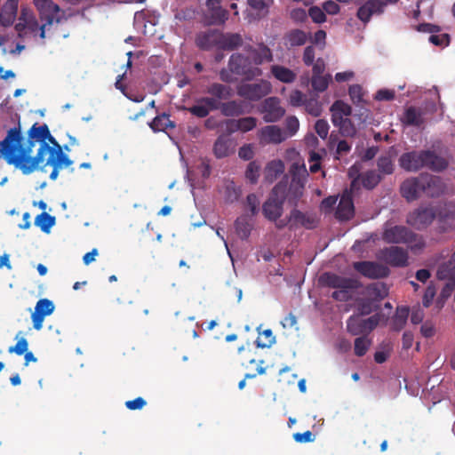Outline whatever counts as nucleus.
Returning a JSON list of instances; mask_svg holds the SVG:
<instances>
[{"mask_svg": "<svg viewBox=\"0 0 455 455\" xmlns=\"http://www.w3.org/2000/svg\"><path fill=\"white\" fill-rule=\"evenodd\" d=\"M28 140L26 146H22L24 140L21 134L20 124L11 128L6 137L0 142V157H3L8 164L14 165L23 174L32 173L44 162V156L49 154L45 164L52 167L50 173L52 180H57L60 172L63 168L70 167L73 161L63 153L60 145L51 135L47 124L38 125L34 124L28 132Z\"/></svg>", "mask_w": 455, "mask_h": 455, "instance_id": "1", "label": "nucleus"}, {"mask_svg": "<svg viewBox=\"0 0 455 455\" xmlns=\"http://www.w3.org/2000/svg\"><path fill=\"white\" fill-rule=\"evenodd\" d=\"M320 281L323 285L336 289L331 293V298L341 302L350 300L352 291L362 287V283L355 278L344 277L330 272L323 274Z\"/></svg>", "mask_w": 455, "mask_h": 455, "instance_id": "2", "label": "nucleus"}, {"mask_svg": "<svg viewBox=\"0 0 455 455\" xmlns=\"http://www.w3.org/2000/svg\"><path fill=\"white\" fill-rule=\"evenodd\" d=\"M363 297L355 299L356 310L360 315H368L379 309V303L388 295V289L383 283L367 285L361 293Z\"/></svg>", "mask_w": 455, "mask_h": 455, "instance_id": "3", "label": "nucleus"}, {"mask_svg": "<svg viewBox=\"0 0 455 455\" xmlns=\"http://www.w3.org/2000/svg\"><path fill=\"white\" fill-rule=\"evenodd\" d=\"M382 240L387 243H403L411 245V250H421L425 242L409 228L402 225L385 224Z\"/></svg>", "mask_w": 455, "mask_h": 455, "instance_id": "4", "label": "nucleus"}, {"mask_svg": "<svg viewBox=\"0 0 455 455\" xmlns=\"http://www.w3.org/2000/svg\"><path fill=\"white\" fill-rule=\"evenodd\" d=\"M286 196V183L279 181L262 204V214L269 221H276L283 215Z\"/></svg>", "mask_w": 455, "mask_h": 455, "instance_id": "5", "label": "nucleus"}, {"mask_svg": "<svg viewBox=\"0 0 455 455\" xmlns=\"http://www.w3.org/2000/svg\"><path fill=\"white\" fill-rule=\"evenodd\" d=\"M34 4L39 12L41 21L44 23L40 28V37L45 38V31L53 22H61L62 18L60 16V8L52 0H34Z\"/></svg>", "mask_w": 455, "mask_h": 455, "instance_id": "6", "label": "nucleus"}, {"mask_svg": "<svg viewBox=\"0 0 455 455\" xmlns=\"http://www.w3.org/2000/svg\"><path fill=\"white\" fill-rule=\"evenodd\" d=\"M251 63L249 57L236 53L229 58L228 68L234 74L243 76L246 81H251L262 75V70Z\"/></svg>", "mask_w": 455, "mask_h": 455, "instance_id": "7", "label": "nucleus"}, {"mask_svg": "<svg viewBox=\"0 0 455 455\" xmlns=\"http://www.w3.org/2000/svg\"><path fill=\"white\" fill-rule=\"evenodd\" d=\"M271 89V84L261 79L255 83H240L236 86V93L239 97L249 101H259L270 93Z\"/></svg>", "mask_w": 455, "mask_h": 455, "instance_id": "8", "label": "nucleus"}, {"mask_svg": "<svg viewBox=\"0 0 455 455\" xmlns=\"http://www.w3.org/2000/svg\"><path fill=\"white\" fill-rule=\"evenodd\" d=\"M436 219V210L428 206H419L407 216L406 222L417 230L426 229Z\"/></svg>", "mask_w": 455, "mask_h": 455, "instance_id": "9", "label": "nucleus"}, {"mask_svg": "<svg viewBox=\"0 0 455 455\" xmlns=\"http://www.w3.org/2000/svg\"><path fill=\"white\" fill-rule=\"evenodd\" d=\"M379 315H373L366 319H362L360 315H351L347 321V329L352 335H363L370 333L379 323Z\"/></svg>", "mask_w": 455, "mask_h": 455, "instance_id": "10", "label": "nucleus"}, {"mask_svg": "<svg viewBox=\"0 0 455 455\" xmlns=\"http://www.w3.org/2000/svg\"><path fill=\"white\" fill-rule=\"evenodd\" d=\"M353 267L362 275L370 279H380L389 275L387 267L375 261H356L354 262Z\"/></svg>", "mask_w": 455, "mask_h": 455, "instance_id": "11", "label": "nucleus"}, {"mask_svg": "<svg viewBox=\"0 0 455 455\" xmlns=\"http://www.w3.org/2000/svg\"><path fill=\"white\" fill-rule=\"evenodd\" d=\"M260 112L265 122L275 123L284 116L285 110L281 107L278 98L269 97L262 102Z\"/></svg>", "mask_w": 455, "mask_h": 455, "instance_id": "12", "label": "nucleus"}, {"mask_svg": "<svg viewBox=\"0 0 455 455\" xmlns=\"http://www.w3.org/2000/svg\"><path fill=\"white\" fill-rule=\"evenodd\" d=\"M380 258L392 267H405L408 265V252L402 247L390 246L381 250Z\"/></svg>", "mask_w": 455, "mask_h": 455, "instance_id": "13", "label": "nucleus"}, {"mask_svg": "<svg viewBox=\"0 0 455 455\" xmlns=\"http://www.w3.org/2000/svg\"><path fill=\"white\" fill-rule=\"evenodd\" d=\"M387 2L383 0H367L356 12L357 18L364 24L368 23L373 15H380L385 12Z\"/></svg>", "mask_w": 455, "mask_h": 455, "instance_id": "14", "label": "nucleus"}, {"mask_svg": "<svg viewBox=\"0 0 455 455\" xmlns=\"http://www.w3.org/2000/svg\"><path fill=\"white\" fill-rule=\"evenodd\" d=\"M422 173L417 177L406 179L400 187V193L408 202L417 200L422 195Z\"/></svg>", "mask_w": 455, "mask_h": 455, "instance_id": "15", "label": "nucleus"}, {"mask_svg": "<svg viewBox=\"0 0 455 455\" xmlns=\"http://www.w3.org/2000/svg\"><path fill=\"white\" fill-rule=\"evenodd\" d=\"M54 304L48 299H40L35 307V311L31 315L33 327L40 331L43 327L44 317L50 315L54 311Z\"/></svg>", "mask_w": 455, "mask_h": 455, "instance_id": "16", "label": "nucleus"}, {"mask_svg": "<svg viewBox=\"0 0 455 455\" xmlns=\"http://www.w3.org/2000/svg\"><path fill=\"white\" fill-rule=\"evenodd\" d=\"M355 215L353 194L351 190H345L341 195L335 216L339 220H349Z\"/></svg>", "mask_w": 455, "mask_h": 455, "instance_id": "17", "label": "nucleus"}, {"mask_svg": "<svg viewBox=\"0 0 455 455\" xmlns=\"http://www.w3.org/2000/svg\"><path fill=\"white\" fill-rule=\"evenodd\" d=\"M205 4L208 11L206 15L208 24H224L228 18V12L221 7L220 0H207Z\"/></svg>", "mask_w": 455, "mask_h": 455, "instance_id": "18", "label": "nucleus"}, {"mask_svg": "<svg viewBox=\"0 0 455 455\" xmlns=\"http://www.w3.org/2000/svg\"><path fill=\"white\" fill-rule=\"evenodd\" d=\"M422 194L428 197H438L443 193V184L442 180L428 173H422Z\"/></svg>", "mask_w": 455, "mask_h": 455, "instance_id": "19", "label": "nucleus"}, {"mask_svg": "<svg viewBox=\"0 0 455 455\" xmlns=\"http://www.w3.org/2000/svg\"><path fill=\"white\" fill-rule=\"evenodd\" d=\"M221 33L217 29H207L196 35V44L204 51H208L214 46H220Z\"/></svg>", "mask_w": 455, "mask_h": 455, "instance_id": "20", "label": "nucleus"}, {"mask_svg": "<svg viewBox=\"0 0 455 455\" xmlns=\"http://www.w3.org/2000/svg\"><path fill=\"white\" fill-rule=\"evenodd\" d=\"M187 110L196 117L204 118L211 111L218 110L217 99L202 97L196 100V103L188 108Z\"/></svg>", "mask_w": 455, "mask_h": 455, "instance_id": "21", "label": "nucleus"}, {"mask_svg": "<svg viewBox=\"0 0 455 455\" xmlns=\"http://www.w3.org/2000/svg\"><path fill=\"white\" fill-rule=\"evenodd\" d=\"M422 150L403 153L399 158V165L406 172H418L423 168Z\"/></svg>", "mask_w": 455, "mask_h": 455, "instance_id": "22", "label": "nucleus"}, {"mask_svg": "<svg viewBox=\"0 0 455 455\" xmlns=\"http://www.w3.org/2000/svg\"><path fill=\"white\" fill-rule=\"evenodd\" d=\"M259 137L266 144H280L287 138L285 132L277 125H267L259 130Z\"/></svg>", "mask_w": 455, "mask_h": 455, "instance_id": "23", "label": "nucleus"}, {"mask_svg": "<svg viewBox=\"0 0 455 455\" xmlns=\"http://www.w3.org/2000/svg\"><path fill=\"white\" fill-rule=\"evenodd\" d=\"M291 230L298 227H304L307 229L315 228L317 220L313 214L303 212L298 209H293L290 212Z\"/></svg>", "mask_w": 455, "mask_h": 455, "instance_id": "24", "label": "nucleus"}, {"mask_svg": "<svg viewBox=\"0 0 455 455\" xmlns=\"http://www.w3.org/2000/svg\"><path fill=\"white\" fill-rule=\"evenodd\" d=\"M247 52L250 53L249 58L256 67L264 62L273 61L272 51L263 43L259 44L257 48L249 46Z\"/></svg>", "mask_w": 455, "mask_h": 455, "instance_id": "25", "label": "nucleus"}, {"mask_svg": "<svg viewBox=\"0 0 455 455\" xmlns=\"http://www.w3.org/2000/svg\"><path fill=\"white\" fill-rule=\"evenodd\" d=\"M436 275L439 280H447L449 288H455V252L448 261L438 267Z\"/></svg>", "mask_w": 455, "mask_h": 455, "instance_id": "26", "label": "nucleus"}, {"mask_svg": "<svg viewBox=\"0 0 455 455\" xmlns=\"http://www.w3.org/2000/svg\"><path fill=\"white\" fill-rule=\"evenodd\" d=\"M423 168L440 172L446 169L447 161L432 150H422Z\"/></svg>", "mask_w": 455, "mask_h": 455, "instance_id": "27", "label": "nucleus"}, {"mask_svg": "<svg viewBox=\"0 0 455 455\" xmlns=\"http://www.w3.org/2000/svg\"><path fill=\"white\" fill-rule=\"evenodd\" d=\"M438 228L441 232L455 228V210L449 207H443L436 211Z\"/></svg>", "mask_w": 455, "mask_h": 455, "instance_id": "28", "label": "nucleus"}, {"mask_svg": "<svg viewBox=\"0 0 455 455\" xmlns=\"http://www.w3.org/2000/svg\"><path fill=\"white\" fill-rule=\"evenodd\" d=\"M19 0H7L0 12V24L3 27L11 26L17 15Z\"/></svg>", "mask_w": 455, "mask_h": 455, "instance_id": "29", "label": "nucleus"}, {"mask_svg": "<svg viewBox=\"0 0 455 455\" xmlns=\"http://www.w3.org/2000/svg\"><path fill=\"white\" fill-rule=\"evenodd\" d=\"M218 110H220L224 116H239L244 114L243 103L241 100H232L226 102L217 100Z\"/></svg>", "mask_w": 455, "mask_h": 455, "instance_id": "30", "label": "nucleus"}, {"mask_svg": "<svg viewBox=\"0 0 455 455\" xmlns=\"http://www.w3.org/2000/svg\"><path fill=\"white\" fill-rule=\"evenodd\" d=\"M232 140L228 135H220L213 144V154L220 159L228 156L232 153Z\"/></svg>", "mask_w": 455, "mask_h": 455, "instance_id": "31", "label": "nucleus"}, {"mask_svg": "<svg viewBox=\"0 0 455 455\" xmlns=\"http://www.w3.org/2000/svg\"><path fill=\"white\" fill-rule=\"evenodd\" d=\"M207 93H209L213 99H217L218 101L227 100L233 95V90L230 86L213 83L207 87Z\"/></svg>", "mask_w": 455, "mask_h": 455, "instance_id": "32", "label": "nucleus"}, {"mask_svg": "<svg viewBox=\"0 0 455 455\" xmlns=\"http://www.w3.org/2000/svg\"><path fill=\"white\" fill-rule=\"evenodd\" d=\"M271 74L275 79L285 84L293 83L297 77L294 71L281 65H273L271 67Z\"/></svg>", "mask_w": 455, "mask_h": 455, "instance_id": "33", "label": "nucleus"}, {"mask_svg": "<svg viewBox=\"0 0 455 455\" xmlns=\"http://www.w3.org/2000/svg\"><path fill=\"white\" fill-rule=\"evenodd\" d=\"M149 127L155 132H164L175 128V123L170 119L166 113L156 116L150 123Z\"/></svg>", "mask_w": 455, "mask_h": 455, "instance_id": "34", "label": "nucleus"}, {"mask_svg": "<svg viewBox=\"0 0 455 455\" xmlns=\"http://www.w3.org/2000/svg\"><path fill=\"white\" fill-rule=\"evenodd\" d=\"M235 228L237 235L243 239H247L252 229V223L248 218L247 214L238 217L235 221Z\"/></svg>", "mask_w": 455, "mask_h": 455, "instance_id": "35", "label": "nucleus"}, {"mask_svg": "<svg viewBox=\"0 0 455 455\" xmlns=\"http://www.w3.org/2000/svg\"><path fill=\"white\" fill-rule=\"evenodd\" d=\"M284 171V164L281 160L270 161L265 168V180L272 183L275 181Z\"/></svg>", "mask_w": 455, "mask_h": 455, "instance_id": "36", "label": "nucleus"}, {"mask_svg": "<svg viewBox=\"0 0 455 455\" xmlns=\"http://www.w3.org/2000/svg\"><path fill=\"white\" fill-rule=\"evenodd\" d=\"M331 122L336 123V120H339L344 117H347L352 113L351 107L342 100H336L331 107Z\"/></svg>", "mask_w": 455, "mask_h": 455, "instance_id": "37", "label": "nucleus"}, {"mask_svg": "<svg viewBox=\"0 0 455 455\" xmlns=\"http://www.w3.org/2000/svg\"><path fill=\"white\" fill-rule=\"evenodd\" d=\"M402 122L405 125L420 126L423 124L422 113L415 107L406 108Z\"/></svg>", "mask_w": 455, "mask_h": 455, "instance_id": "38", "label": "nucleus"}, {"mask_svg": "<svg viewBox=\"0 0 455 455\" xmlns=\"http://www.w3.org/2000/svg\"><path fill=\"white\" fill-rule=\"evenodd\" d=\"M287 184V180H283ZM305 185L291 183L289 188H286V196L289 204L297 207L298 203L304 193Z\"/></svg>", "mask_w": 455, "mask_h": 455, "instance_id": "39", "label": "nucleus"}, {"mask_svg": "<svg viewBox=\"0 0 455 455\" xmlns=\"http://www.w3.org/2000/svg\"><path fill=\"white\" fill-rule=\"evenodd\" d=\"M290 173L291 183L305 185L308 173L304 164L293 163L290 168Z\"/></svg>", "mask_w": 455, "mask_h": 455, "instance_id": "40", "label": "nucleus"}, {"mask_svg": "<svg viewBox=\"0 0 455 455\" xmlns=\"http://www.w3.org/2000/svg\"><path fill=\"white\" fill-rule=\"evenodd\" d=\"M409 316V308L398 307L391 323V329L395 331H401L406 324Z\"/></svg>", "mask_w": 455, "mask_h": 455, "instance_id": "41", "label": "nucleus"}, {"mask_svg": "<svg viewBox=\"0 0 455 455\" xmlns=\"http://www.w3.org/2000/svg\"><path fill=\"white\" fill-rule=\"evenodd\" d=\"M243 38L239 34H228L222 35L220 42V46L226 50H235L242 45Z\"/></svg>", "mask_w": 455, "mask_h": 455, "instance_id": "42", "label": "nucleus"}, {"mask_svg": "<svg viewBox=\"0 0 455 455\" xmlns=\"http://www.w3.org/2000/svg\"><path fill=\"white\" fill-rule=\"evenodd\" d=\"M332 124L339 128L340 134L344 137H354L356 134V128L348 117L336 120V123Z\"/></svg>", "mask_w": 455, "mask_h": 455, "instance_id": "43", "label": "nucleus"}, {"mask_svg": "<svg viewBox=\"0 0 455 455\" xmlns=\"http://www.w3.org/2000/svg\"><path fill=\"white\" fill-rule=\"evenodd\" d=\"M360 177L363 186L367 189H373L382 180V176L375 170L367 171Z\"/></svg>", "mask_w": 455, "mask_h": 455, "instance_id": "44", "label": "nucleus"}, {"mask_svg": "<svg viewBox=\"0 0 455 455\" xmlns=\"http://www.w3.org/2000/svg\"><path fill=\"white\" fill-rule=\"evenodd\" d=\"M55 217L45 212L40 213L35 219V225L46 234L50 232L51 228L55 225Z\"/></svg>", "mask_w": 455, "mask_h": 455, "instance_id": "45", "label": "nucleus"}, {"mask_svg": "<svg viewBox=\"0 0 455 455\" xmlns=\"http://www.w3.org/2000/svg\"><path fill=\"white\" fill-rule=\"evenodd\" d=\"M377 167L379 174L390 175L395 171V164L390 156H380L377 161Z\"/></svg>", "mask_w": 455, "mask_h": 455, "instance_id": "46", "label": "nucleus"}, {"mask_svg": "<svg viewBox=\"0 0 455 455\" xmlns=\"http://www.w3.org/2000/svg\"><path fill=\"white\" fill-rule=\"evenodd\" d=\"M260 201L258 196L254 193L247 195L244 202V209L251 217L258 215L260 210Z\"/></svg>", "mask_w": 455, "mask_h": 455, "instance_id": "47", "label": "nucleus"}, {"mask_svg": "<svg viewBox=\"0 0 455 455\" xmlns=\"http://www.w3.org/2000/svg\"><path fill=\"white\" fill-rule=\"evenodd\" d=\"M287 40L291 46H301L307 40V34L300 29H292L287 35Z\"/></svg>", "mask_w": 455, "mask_h": 455, "instance_id": "48", "label": "nucleus"}, {"mask_svg": "<svg viewBox=\"0 0 455 455\" xmlns=\"http://www.w3.org/2000/svg\"><path fill=\"white\" fill-rule=\"evenodd\" d=\"M371 345V340L366 336H361L355 339L354 353L357 356H363L369 350Z\"/></svg>", "mask_w": 455, "mask_h": 455, "instance_id": "49", "label": "nucleus"}, {"mask_svg": "<svg viewBox=\"0 0 455 455\" xmlns=\"http://www.w3.org/2000/svg\"><path fill=\"white\" fill-rule=\"evenodd\" d=\"M249 6L257 12L258 16H265L268 12L273 0H247Z\"/></svg>", "mask_w": 455, "mask_h": 455, "instance_id": "50", "label": "nucleus"}, {"mask_svg": "<svg viewBox=\"0 0 455 455\" xmlns=\"http://www.w3.org/2000/svg\"><path fill=\"white\" fill-rule=\"evenodd\" d=\"M331 80V75L325 76H312L311 84L314 91L318 92H324Z\"/></svg>", "mask_w": 455, "mask_h": 455, "instance_id": "51", "label": "nucleus"}, {"mask_svg": "<svg viewBox=\"0 0 455 455\" xmlns=\"http://www.w3.org/2000/svg\"><path fill=\"white\" fill-rule=\"evenodd\" d=\"M259 171L260 165L259 164H257L255 161L250 162L245 172L246 179L251 184H256L259 177Z\"/></svg>", "mask_w": 455, "mask_h": 455, "instance_id": "52", "label": "nucleus"}, {"mask_svg": "<svg viewBox=\"0 0 455 455\" xmlns=\"http://www.w3.org/2000/svg\"><path fill=\"white\" fill-rule=\"evenodd\" d=\"M236 124L242 132H247L257 126V119L253 116H246L236 119Z\"/></svg>", "mask_w": 455, "mask_h": 455, "instance_id": "53", "label": "nucleus"}, {"mask_svg": "<svg viewBox=\"0 0 455 455\" xmlns=\"http://www.w3.org/2000/svg\"><path fill=\"white\" fill-rule=\"evenodd\" d=\"M306 111L313 116H319L322 113V104L316 99H309L306 100L305 104Z\"/></svg>", "mask_w": 455, "mask_h": 455, "instance_id": "54", "label": "nucleus"}, {"mask_svg": "<svg viewBox=\"0 0 455 455\" xmlns=\"http://www.w3.org/2000/svg\"><path fill=\"white\" fill-rule=\"evenodd\" d=\"M288 100L292 107H300L304 106L307 96L302 92L294 90L291 92Z\"/></svg>", "mask_w": 455, "mask_h": 455, "instance_id": "55", "label": "nucleus"}, {"mask_svg": "<svg viewBox=\"0 0 455 455\" xmlns=\"http://www.w3.org/2000/svg\"><path fill=\"white\" fill-rule=\"evenodd\" d=\"M308 15L315 23H323L326 20V15L323 9L322 10L318 6H312L308 10Z\"/></svg>", "mask_w": 455, "mask_h": 455, "instance_id": "56", "label": "nucleus"}, {"mask_svg": "<svg viewBox=\"0 0 455 455\" xmlns=\"http://www.w3.org/2000/svg\"><path fill=\"white\" fill-rule=\"evenodd\" d=\"M241 194V190L235 186L233 182L226 186L225 196L226 200L229 203L237 201Z\"/></svg>", "mask_w": 455, "mask_h": 455, "instance_id": "57", "label": "nucleus"}, {"mask_svg": "<svg viewBox=\"0 0 455 455\" xmlns=\"http://www.w3.org/2000/svg\"><path fill=\"white\" fill-rule=\"evenodd\" d=\"M348 94L354 104L363 102V88L359 84H353L348 89Z\"/></svg>", "mask_w": 455, "mask_h": 455, "instance_id": "58", "label": "nucleus"}, {"mask_svg": "<svg viewBox=\"0 0 455 455\" xmlns=\"http://www.w3.org/2000/svg\"><path fill=\"white\" fill-rule=\"evenodd\" d=\"M28 347V340L22 337L20 339H18L15 346L10 347L8 348V352L10 354L15 353L18 355H21L25 354L26 352H28L27 351Z\"/></svg>", "mask_w": 455, "mask_h": 455, "instance_id": "59", "label": "nucleus"}, {"mask_svg": "<svg viewBox=\"0 0 455 455\" xmlns=\"http://www.w3.org/2000/svg\"><path fill=\"white\" fill-rule=\"evenodd\" d=\"M262 336L267 339L266 342H262L260 338H258L255 340V344L257 347L265 348L269 347L275 343V337L273 336V332L270 329H267L262 332Z\"/></svg>", "mask_w": 455, "mask_h": 455, "instance_id": "60", "label": "nucleus"}, {"mask_svg": "<svg viewBox=\"0 0 455 455\" xmlns=\"http://www.w3.org/2000/svg\"><path fill=\"white\" fill-rule=\"evenodd\" d=\"M315 132L322 138L325 139L329 132V124L327 121L319 119L315 124Z\"/></svg>", "mask_w": 455, "mask_h": 455, "instance_id": "61", "label": "nucleus"}, {"mask_svg": "<svg viewBox=\"0 0 455 455\" xmlns=\"http://www.w3.org/2000/svg\"><path fill=\"white\" fill-rule=\"evenodd\" d=\"M285 127L289 132V136L294 135L299 127V120L296 116H289L285 120Z\"/></svg>", "mask_w": 455, "mask_h": 455, "instance_id": "62", "label": "nucleus"}, {"mask_svg": "<svg viewBox=\"0 0 455 455\" xmlns=\"http://www.w3.org/2000/svg\"><path fill=\"white\" fill-rule=\"evenodd\" d=\"M238 156L241 159L249 161L253 158L254 151L251 144L243 145L239 148Z\"/></svg>", "mask_w": 455, "mask_h": 455, "instance_id": "63", "label": "nucleus"}, {"mask_svg": "<svg viewBox=\"0 0 455 455\" xmlns=\"http://www.w3.org/2000/svg\"><path fill=\"white\" fill-rule=\"evenodd\" d=\"M147 404V402L142 397H137L133 400L125 402V406L131 411L140 410Z\"/></svg>", "mask_w": 455, "mask_h": 455, "instance_id": "64", "label": "nucleus"}]
</instances>
